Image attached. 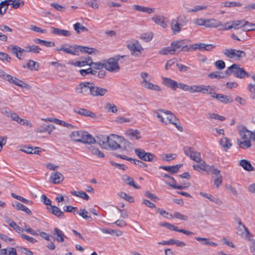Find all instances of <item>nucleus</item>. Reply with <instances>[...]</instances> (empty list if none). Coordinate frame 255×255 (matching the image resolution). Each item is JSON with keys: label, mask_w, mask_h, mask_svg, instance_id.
Instances as JSON below:
<instances>
[{"label": "nucleus", "mask_w": 255, "mask_h": 255, "mask_svg": "<svg viewBox=\"0 0 255 255\" xmlns=\"http://www.w3.org/2000/svg\"><path fill=\"white\" fill-rule=\"evenodd\" d=\"M153 115L161 123L165 125L173 124L179 130H183L182 126L176 122L178 121L176 117L170 111L158 109L154 111Z\"/></svg>", "instance_id": "obj_1"}, {"label": "nucleus", "mask_w": 255, "mask_h": 255, "mask_svg": "<svg viewBox=\"0 0 255 255\" xmlns=\"http://www.w3.org/2000/svg\"><path fill=\"white\" fill-rule=\"evenodd\" d=\"M241 137L237 140L238 145L242 149H247L251 147V139L253 140V132L248 130L245 127H242L239 129Z\"/></svg>", "instance_id": "obj_2"}, {"label": "nucleus", "mask_w": 255, "mask_h": 255, "mask_svg": "<svg viewBox=\"0 0 255 255\" xmlns=\"http://www.w3.org/2000/svg\"><path fill=\"white\" fill-rule=\"evenodd\" d=\"M70 137L76 141L87 144H92L96 142L95 138L88 132L85 131H74L71 133Z\"/></svg>", "instance_id": "obj_3"}, {"label": "nucleus", "mask_w": 255, "mask_h": 255, "mask_svg": "<svg viewBox=\"0 0 255 255\" xmlns=\"http://www.w3.org/2000/svg\"><path fill=\"white\" fill-rule=\"evenodd\" d=\"M126 56L116 55L113 58H109L104 62V68L111 72H117L120 70L118 61L126 58Z\"/></svg>", "instance_id": "obj_4"}, {"label": "nucleus", "mask_w": 255, "mask_h": 255, "mask_svg": "<svg viewBox=\"0 0 255 255\" xmlns=\"http://www.w3.org/2000/svg\"><path fill=\"white\" fill-rule=\"evenodd\" d=\"M226 73L228 75L233 74L235 77L240 79H243L250 76V74L244 68H241L237 64H233L229 67L226 71Z\"/></svg>", "instance_id": "obj_5"}, {"label": "nucleus", "mask_w": 255, "mask_h": 255, "mask_svg": "<svg viewBox=\"0 0 255 255\" xmlns=\"http://www.w3.org/2000/svg\"><path fill=\"white\" fill-rule=\"evenodd\" d=\"M125 139L121 136L117 134H112L108 136V143H107V149L117 150L121 149V144L125 142Z\"/></svg>", "instance_id": "obj_6"}, {"label": "nucleus", "mask_w": 255, "mask_h": 255, "mask_svg": "<svg viewBox=\"0 0 255 255\" xmlns=\"http://www.w3.org/2000/svg\"><path fill=\"white\" fill-rule=\"evenodd\" d=\"M134 151L138 157L143 161L154 162L157 160V157L154 154L145 152L142 148L134 149Z\"/></svg>", "instance_id": "obj_7"}, {"label": "nucleus", "mask_w": 255, "mask_h": 255, "mask_svg": "<svg viewBox=\"0 0 255 255\" xmlns=\"http://www.w3.org/2000/svg\"><path fill=\"white\" fill-rule=\"evenodd\" d=\"M188 40H179L174 41L171 43L173 50H174V53H179L180 51H189L190 50V46H188Z\"/></svg>", "instance_id": "obj_8"}, {"label": "nucleus", "mask_w": 255, "mask_h": 255, "mask_svg": "<svg viewBox=\"0 0 255 255\" xmlns=\"http://www.w3.org/2000/svg\"><path fill=\"white\" fill-rule=\"evenodd\" d=\"M223 53L229 58L240 60L246 57V54L244 51L229 48L223 51Z\"/></svg>", "instance_id": "obj_9"}, {"label": "nucleus", "mask_w": 255, "mask_h": 255, "mask_svg": "<svg viewBox=\"0 0 255 255\" xmlns=\"http://www.w3.org/2000/svg\"><path fill=\"white\" fill-rule=\"evenodd\" d=\"M93 83L89 82H84L80 83L75 88V92L78 94L87 96L91 94Z\"/></svg>", "instance_id": "obj_10"}, {"label": "nucleus", "mask_w": 255, "mask_h": 255, "mask_svg": "<svg viewBox=\"0 0 255 255\" xmlns=\"http://www.w3.org/2000/svg\"><path fill=\"white\" fill-rule=\"evenodd\" d=\"M184 153L191 159L199 163L201 161V154L199 152L194 151L193 148L189 146H184L183 147Z\"/></svg>", "instance_id": "obj_11"}, {"label": "nucleus", "mask_w": 255, "mask_h": 255, "mask_svg": "<svg viewBox=\"0 0 255 255\" xmlns=\"http://www.w3.org/2000/svg\"><path fill=\"white\" fill-rule=\"evenodd\" d=\"M6 81H8L11 84L17 86L22 88L29 89L30 88V86L26 83L15 77L12 76L10 75L7 76Z\"/></svg>", "instance_id": "obj_12"}, {"label": "nucleus", "mask_w": 255, "mask_h": 255, "mask_svg": "<svg viewBox=\"0 0 255 255\" xmlns=\"http://www.w3.org/2000/svg\"><path fill=\"white\" fill-rule=\"evenodd\" d=\"M238 226L237 228V234L242 238H247L248 237H253L250 231L245 225L241 221L238 222Z\"/></svg>", "instance_id": "obj_13"}, {"label": "nucleus", "mask_w": 255, "mask_h": 255, "mask_svg": "<svg viewBox=\"0 0 255 255\" xmlns=\"http://www.w3.org/2000/svg\"><path fill=\"white\" fill-rule=\"evenodd\" d=\"M128 47L132 55L135 56H138L141 53V51L143 50L141 45L139 42L137 41L129 44Z\"/></svg>", "instance_id": "obj_14"}, {"label": "nucleus", "mask_w": 255, "mask_h": 255, "mask_svg": "<svg viewBox=\"0 0 255 255\" xmlns=\"http://www.w3.org/2000/svg\"><path fill=\"white\" fill-rule=\"evenodd\" d=\"M90 95L94 97L103 96L108 91L106 89L96 86L94 83Z\"/></svg>", "instance_id": "obj_15"}, {"label": "nucleus", "mask_w": 255, "mask_h": 255, "mask_svg": "<svg viewBox=\"0 0 255 255\" xmlns=\"http://www.w3.org/2000/svg\"><path fill=\"white\" fill-rule=\"evenodd\" d=\"M74 112L77 114L86 117H89L93 119L96 117V115L94 113L84 108H76L74 109Z\"/></svg>", "instance_id": "obj_16"}, {"label": "nucleus", "mask_w": 255, "mask_h": 255, "mask_svg": "<svg viewBox=\"0 0 255 255\" xmlns=\"http://www.w3.org/2000/svg\"><path fill=\"white\" fill-rule=\"evenodd\" d=\"M162 84L166 87L176 90L177 89L178 83L170 78L162 77Z\"/></svg>", "instance_id": "obj_17"}, {"label": "nucleus", "mask_w": 255, "mask_h": 255, "mask_svg": "<svg viewBox=\"0 0 255 255\" xmlns=\"http://www.w3.org/2000/svg\"><path fill=\"white\" fill-rule=\"evenodd\" d=\"M88 144L89 145L87 146L86 148L88 151L89 152H90L92 154L99 158H103L105 157L104 153L101 151H100L99 148L91 144Z\"/></svg>", "instance_id": "obj_18"}, {"label": "nucleus", "mask_w": 255, "mask_h": 255, "mask_svg": "<svg viewBox=\"0 0 255 255\" xmlns=\"http://www.w3.org/2000/svg\"><path fill=\"white\" fill-rule=\"evenodd\" d=\"M167 18L163 16L156 15L152 17V20L157 25H159L163 28H166L167 27V24L165 22Z\"/></svg>", "instance_id": "obj_19"}, {"label": "nucleus", "mask_w": 255, "mask_h": 255, "mask_svg": "<svg viewBox=\"0 0 255 255\" xmlns=\"http://www.w3.org/2000/svg\"><path fill=\"white\" fill-rule=\"evenodd\" d=\"M55 129L54 125H48L47 126H41L37 128L35 131L37 133H44L47 132L49 134H51L52 131Z\"/></svg>", "instance_id": "obj_20"}, {"label": "nucleus", "mask_w": 255, "mask_h": 255, "mask_svg": "<svg viewBox=\"0 0 255 255\" xmlns=\"http://www.w3.org/2000/svg\"><path fill=\"white\" fill-rule=\"evenodd\" d=\"M231 23H232L233 26L228 27V28L237 29L242 27L243 30L244 31L245 26L248 24V21L245 20H237L232 21Z\"/></svg>", "instance_id": "obj_21"}, {"label": "nucleus", "mask_w": 255, "mask_h": 255, "mask_svg": "<svg viewBox=\"0 0 255 255\" xmlns=\"http://www.w3.org/2000/svg\"><path fill=\"white\" fill-rule=\"evenodd\" d=\"M63 175L59 172H56L51 174L50 181L54 184H59L64 180Z\"/></svg>", "instance_id": "obj_22"}, {"label": "nucleus", "mask_w": 255, "mask_h": 255, "mask_svg": "<svg viewBox=\"0 0 255 255\" xmlns=\"http://www.w3.org/2000/svg\"><path fill=\"white\" fill-rule=\"evenodd\" d=\"M51 32L55 35L63 36H70L71 35L70 31L69 30L62 29L54 27H51Z\"/></svg>", "instance_id": "obj_23"}, {"label": "nucleus", "mask_w": 255, "mask_h": 255, "mask_svg": "<svg viewBox=\"0 0 255 255\" xmlns=\"http://www.w3.org/2000/svg\"><path fill=\"white\" fill-rule=\"evenodd\" d=\"M47 210L59 218L62 219L64 217V214L58 207L55 206L50 205L47 207Z\"/></svg>", "instance_id": "obj_24"}, {"label": "nucleus", "mask_w": 255, "mask_h": 255, "mask_svg": "<svg viewBox=\"0 0 255 255\" xmlns=\"http://www.w3.org/2000/svg\"><path fill=\"white\" fill-rule=\"evenodd\" d=\"M206 25H205V26L206 27H214V28H217L220 27V26H222V23L221 21L214 19H206Z\"/></svg>", "instance_id": "obj_25"}, {"label": "nucleus", "mask_w": 255, "mask_h": 255, "mask_svg": "<svg viewBox=\"0 0 255 255\" xmlns=\"http://www.w3.org/2000/svg\"><path fill=\"white\" fill-rule=\"evenodd\" d=\"M200 194L202 196L209 199L210 201L213 202L217 205H221L223 204L222 200L217 196H214L211 194L205 193L202 192L200 193Z\"/></svg>", "instance_id": "obj_26"}, {"label": "nucleus", "mask_w": 255, "mask_h": 255, "mask_svg": "<svg viewBox=\"0 0 255 255\" xmlns=\"http://www.w3.org/2000/svg\"><path fill=\"white\" fill-rule=\"evenodd\" d=\"M126 134L131 139H138L140 138V132L137 129H128L126 131Z\"/></svg>", "instance_id": "obj_27"}, {"label": "nucleus", "mask_w": 255, "mask_h": 255, "mask_svg": "<svg viewBox=\"0 0 255 255\" xmlns=\"http://www.w3.org/2000/svg\"><path fill=\"white\" fill-rule=\"evenodd\" d=\"M170 26L173 34L179 33L181 30V26H180L178 22L175 18L171 20Z\"/></svg>", "instance_id": "obj_28"}, {"label": "nucleus", "mask_w": 255, "mask_h": 255, "mask_svg": "<svg viewBox=\"0 0 255 255\" xmlns=\"http://www.w3.org/2000/svg\"><path fill=\"white\" fill-rule=\"evenodd\" d=\"M141 85L143 87L145 88L152 90L155 91H161V88L157 85H154L147 80L142 81L141 82Z\"/></svg>", "instance_id": "obj_29"}, {"label": "nucleus", "mask_w": 255, "mask_h": 255, "mask_svg": "<svg viewBox=\"0 0 255 255\" xmlns=\"http://www.w3.org/2000/svg\"><path fill=\"white\" fill-rule=\"evenodd\" d=\"M181 166L182 164H179L173 166H160L159 168L164 169L172 173H176L179 171Z\"/></svg>", "instance_id": "obj_30"}, {"label": "nucleus", "mask_w": 255, "mask_h": 255, "mask_svg": "<svg viewBox=\"0 0 255 255\" xmlns=\"http://www.w3.org/2000/svg\"><path fill=\"white\" fill-rule=\"evenodd\" d=\"M12 205L17 210L23 211L29 215L32 214L31 211L27 207L18 202H15L14 203H13Z\"/></svg>", "instance_id": "obj_31"}, {"label": "nucleus", "mask_w": 255, "mask_h": 255, "mask_svg": "<svg viewBox=\"0 0 255 255\" xmlns=\"http://www.w3.org/2000/svg\"><path fill=\"white\" fill-rule=\"evenodd\" d=\"M97 143L101 147L107 149V143H108V136L102 135L101 137H97V140L94 143Z\"/></svg>", "instance_id": "obj_32"}, {"label": "nucleus", "mask_w": 255, "mask_h": 255, "mask_svg": "<svg viewBox=\"0 0 255 255\" xmlns=\"http://www.w3.org/2000/svg\"><path fill=\"white\" fill-rule=\"evenodd\" d=\"M200 162V164H194L193 165L194 169L198 171H200L201 170L208 171L209 165L207 164L205 161H202V160Z\"/></svg>", "instance_id": "obj_33"}, {"label": "nucleus", "mask_w": 255, "mask_h": 255, "mask_svg": "<svg viewBox=\"0 0 255 255\" xmlns=\"http://www.w3.org/2000/svg\"><path fill=\"white\" fill-rule=\"evenodd\" d=\"M123 180L127 184L132 186L135 189H139L140 188V187L139 185H136L133 179L127 175H124L122 177Z\"/></svg>", "instance_id": "obj_34"}, {"label": "nucleus", "mask_w": 255, "mask_h": 255, "mask_svg": "<svg viewBox=\"0 0 255 255\" xmlns=\"http://www.w3.org/2000/svg\"><path fill=\"white\" fill-rule=\"evenodd\" d=\"M240 165L247 171H253L254 167L252 165L251 163L246 159H242L240 161Z\"/></svg>", "instance_id": "obj_35"}, {"label": "nucleus", "mask_w": 255, "mask_h": 255, "mask_svg": "<svg viewBox=\"0 0 255 255\" xmlns=\"http://www.w3.org/2000/svg\"><path fill=\"white\" fill-rule=\"evenodd\" d=\"M76 48L78 51H79L81 52H83V53H88L89 54H91L94 53L96 51H97V50L94 48H91V47L82 46H77V45H76Z\"/></svg>", "instance_id": "obj_36"}, {"label": "nucleus", "mask_w": 255, "mask_h": 255, "mask_svg": "<svg viewBox=\"0 0 255 255\" xmlns=\"http://www.w3.org/2000/svg\"><path fill=\"white\" fill-rule=\"evenodd\" d=\"M25 48L26 52H31L35 54L39 53L41 50L38 46L35 45H28L26 46Z\"/></svg>", "instance_id": "obj_37"}, {"label": "nucleus", "mask_w": 255, "mask_h": 255, "mask_svg": "<svg viewBox=\"0 0 255 255\" xmlns=\"http://www.w3.org/2000/svg\"><path fill=\"white\" fill-rule=\"evenodd\" d=\"M54 231L55 232V234L56 235L57 237L56 239V241L58 242H64V239L66 237L65 236L63 232L57 228H54Z\"/></svg>", "instance_id": "obj_38"}, {"label": "nucleus", "mask_w": 255, "mask_h": 255, "mask_svg": "<svg viewBox=\"0 0 255 255\" xmlns=\"http://www.w3.org/2000/svg\"><path fill=\"white\" fill-rule=\"evenodd\" d=\"M23 52H25V49H22L17 46H13L11 50V53L15 55L19 59H21V58L19 57L18 52L20 54V56H22Z\"/></svg>", "instance_id": "obj_39"}, {"label": "nucleus", "mask_w": 255, "mask_h": 255, "mask_svg": "<svg viewBox=\"0 0 255 255\" xmlns=\"http://www.w3.org/2000/svg\"><path fill=\"white\" fill-rule=\"evenodd\" d=\"M214 89L210 85H199V93L203 94H211V91H214Z\"/></svg>", "instance_id": "obj_40"}, {"label": "nucleus", "mask_w": 255, "mask_h": 255, "mask_svg": "<svg viewBox=\"0 0 255 255\" xmlns=\"http://www.w3.org/2000/svg\"><path fill=\"white\" fill-rule=\"evenodd\" d=\"M33 41L36 43L45 45L47 47H54L55 46V43L54 42L46 41L39 38L34 39Z\"/></svg>", "instance_id": "obj_41"}, {"label": "nucleus", "mask_w": 255, "mask_h": 255, "mask_svg": "<svg viewBox=\"0 0 255 255\" xmlns=\"http://www.w3.org/2000/svg\"><path fill=\"white\" fill-rule=\"evenodd\" d=\"M220 142L226 151L232 146L231 140L227 137H223L221 138Z\"/></svg>", "instance_id": "obj_42"}, {"label": "nucleus", "mask_w": 255, "mask_h": 255, "mask_svg": "<svg viewBox=\"0 0 255 255\" xmlns=\"http://www.w3.org/2000/svg\"><path fill=\"white\" fill-rule=\"evenodd\" d=\"M71 194L74 196L79 197L86 201L89 199V195L85 192L83 191H71Z\"/></svg>", "instance_id": "obj_43"}, {"label": "nucleus", "mask_w": 255, "mask_h": 255, "mask_svg": "<svg viewBox=\"0 0 255 255\" xmlns=\"http://www.w3.org/2000/svg\"><path fill=\"white\" fill-rule=\"evenodd\" d=\"M10 4L8 0H5L4 1H0V14H4L8 7V6Z\"/></svg>", "instance_id": "obj_44"}, {"label": "nucleus", "mask_w": 255, "mask_h": 255, "mask_svg": "<svg viewBox=\"0 0 255 255\" xmlns=\"http://www.w3.org/2000/svg\"><path fill=\"white\" fill-rule=\"evenodd\" d=\"M159 53L161 55H167V54H171L173 55L174 54V50H173L172 46H171V44L170 45V46H168L167 47H164L162 49H161L159 51Z\"/></svg>", "instance_id": "obj_45"}, {"label": "nucleus", "mask_w": 255, "mask_h": 255, "mask_svg": "<svg viewBox=\"0 0 255 255\" xmlns=\"http://www.w3.org/2000/svg\"><path fill=\"white\" fill-rule=\"evenodd\" d=\"M181 27L186 26L188 23V19L185 15H180L175 18Z\"/></svg>", "instance_id": "obj_46"}, {"label": "nucleus", "mask_w": 255, "mask_h": 255, "mask_svg": "<svg viewBox=\"0 0 255 255\" xmlns=\"http://www.w3.org/2000/svg\"><path fill=\"white\" fill-rule=\"evenodd\" d=\"M11 196L13 198H14L18 200H19V201H20L25 204H27L28 205H32L33 204V202L32 201L28 200L26 199H25L24 198H23L20 196L17 195L13 193H11Z\"/></svg>", "instance_id": "obj_47"}, {"label": "nucleus", "mask_w": 255, "mask_h": 255, "mask_svg": "<svg viewBox=\"0 0 255 255\" xmlns=\"http://www.w3.org/2000/svg\"><path fill=\"white\" fill-rule=\"evenodd\" d=\"M27 67L31 70L37 71L38 69V64L33 60H29L27 62Z\"/></svg>", "instance_id": "obj_48"}, {"label": "nucleus", "mask_w": 255, "mask_h": 255, "mask_svg": "<svg viewBox=\"0 0 255 255\" xmlns=\"http://www.w3.org/2000/svg\"><path fill=\"white\" fill-rule=\"evenodd\" d=\"M77 213L85 219L89 220L91 218L89 212L84 209H80L79 211L77 210Z\"/></svg>", "instance_id": "obj_49"}, {"label": "nucleus", "mask_w": 255, "mask_h": 255, "mask_svg": "<svg viewBox=\"0 0 255 255\" xmlns=\"http://www.w3.org/2000/svg\"><path fill=\"white\" fill-rule=\"evenodd\" d=\"M195 239L196 240H197L198 241H205V242H202V244H203V245H210L211 246H217V244H216L214 242L210 241L209 240V239L207 238L196 237L195 238Z\"/></svg>", "instance_id": "obj_50"}, {"label": "nucleus", "mask_w": 255, "mask_h": 255, "mask_svg": "<svg viewBox=\"0 0 255 255\" xmlns=\"http://www.w3.org/2000/svg\"><path fill=\"white\" fill-rule=\"evenodd\" d=\"M118 195L127 201L131 203L134 202V198L132 196L128 195L125 192H120L118 193Z\"/></svg>", "instance_id": "obj_51"}, {"label": "nucleus", "mask_w": 255, "mask_h": 255, "mask_svg": "<svg viewBox=\"0 0 255 255\" xmlns=\"http://www.w3.org/2000/svg\"><path fill=\"white\" fill-rule=\"evenodd\" d=\"M170 217L171 218H177L183 221L187 220L188 219V217L187 216L183 215L177 212H174L173 215L172 214H170Z\"/></svg>", "instance_id": "obj_52"}, {"label": "nucleus", "mask_w": 255, "mask_h": 255, "mask_svg": "<svg viewBox=\"0 0 255 255\" xmlns=\"http://www.w3.org/2000/svg\"><path fill=\"white\" fill-rule=\"evenodd\" d=\"M74 28L78 33H79L80 31H87L88 30L87 28L81 25V23L79 22H77L74 24Z\"/></svg>", "instance_id": "obj_53"}, {"label": "nucleus", "mask_w": 255, "mask_h": 255, "mask_svg": "<svg viewBox=\"0 0 255 255\" xmlns=\"http://www.w3.org/2000/svg\"><path fill=\"white\" fill-rule=\"evenodd\" d=\"M219 101L224 104L232 103L233 100L230 96L222 94Z\"/></svg>", "instance_id": "obj_54"}, {"label": "nucleus", "mask_w": 255, "mask_h": 255, "mask_svg": "<svg viewBox=\"0 0 255 255\" xmlns=\"http://www.w3.org/2000/svg\"><path fill=\"white\" fill-rule=\"evenodd\" d=\"M105 109L108 111L113 113H116L118 111L117 107L110 103H108L105 105Z\"/></svg>", "instance_id": "obj_55"}, {"label": "nucleus", "mask_w": 255, "mask_h": 255, "mask_svg": "<svg viewBox=\"0 0 255 255\" xmlns=\"http://www.w3.org/2000/svg\"><path fill=\"white\" fill-rule=\"evenodd\" d=\"M160 225L163 227H166V228H167L170 230H172V231L179 232V229H178V227L177 226H175V225L170 224V223H161Z\"/></svg>", "instance_id": "obj_56"}, {"label": "nucleus", "mask_w": 255, "mask_h": 255, "mask_svg": "<svg viewBox=\"0 0 255 255\" xmlns=\"http://www.w3.org/2000/svg\"><path fill=\"white\" fill-rule=\"evenodd\" d=\"M208 118H211L217 120L223 121L225 120V118L223 116H221L215 113H209L208 114Z\"/></svg>", "instance_id": "obj_57"}, {"label": "nucleus", "mask_w": 255, "mask_h": 255, "mask_svg": "<svg viewBox=\"0 0 255 255\" xmlns=\"http://www.w3.org/2000/svg\"><path fill=\"white\" fill-rule=\"evenodd\" d=\"M89 62L84 60L82 61H76L75 62L72 61L70 62V64L74 65L75 66L81 67L87 65V64H89Z\"/></svg>", "instance_id": "obj_58"}, {"label": "nucleus", "mask_w": 255, "mask_h": 255, "mask_svg": "<svg viewBox=\"0 0 255 255\" xmlns=\"http://www.w3.org/2000/svg\"><path fill=\"white\" fill-rule=\"evenodd\" d=\"M205 44H206L203 43H196L193 45H190L189 46L190 47V50L191 49H194V50L197 49H199L200 50H202V49H205Z\"/></svg>", "instance_id": "obj_59"}, {"label": "nucleus", "mask_w": 255, "mask_h": 255, "mask_svg": "<svg viewBox=\"0 0 255 255\" xmlns=\"http://www.w3.org/2000/svg\"><path fill=\"white\" fill-rule=\"evenodd\" d=\"M188 92L191 94L195 93H199V85H189Z\"/></svg>", "instance_id": "obj_60"}, {"label": "nucleus", "mask_w": 255, "mask_h": 255, "mask_svg": "<svg viewBox=\"0 0 255 255\" xmlns=\"http://www.w3.org/2000/svg\"><path fill=\"white\" fill-rule=\"evenodd\" d=\"M211 172L216 176V177L219 176V175H221V171L217 168H216L214 165L210 166L209 167V170Z\"/></svg>", "instance_id": "obj_61"}, {"label": "nucleus", "mask_w": 255, "mask_h": 255, "mask_svg": "<svg viewBox=\"0 0 255 255\" xmlns=\"http://www.w3.org/2000/svg\"><path fill=\"white\" fill-rule=\"evenodd\" d=\"M206 19L203 18H196L193 20V23L198 26H205Z\"/></svg>", "instance_id": "obj_62"}, {"label": "nucleus", "mask_w": 255, "mask_h": 255, "mask_svg": "<svg viewBox=\"0 0 255 255\" xmlns=\"http://www.w3.org/2000/svg\"><path fill=\"white\" fill-rule=\"evenodd\" d=\"M130 120L129 118L123 117H118L116 118L115 122L119 124H123L125 123L129 122Z\"/></svg>", "instance_id": "obj_63"}, {"label": "nucleus", "mask_w": 255, "mask_h": 255, "mask_svg": "<svg viewBox=\"0 0 255 255\" xmlns=\"http://www.w3.org/2000/svg\"><path fill=\"white\" fill-rule=\"evenodd\" d=\"M221 72H220L215 71V72H212V73H210L208 75V76L210 78H211V79H214V78L221 79V78H223V76H221Z\"/></svg>", "instance_id": "obj_64"}]
</instances>
